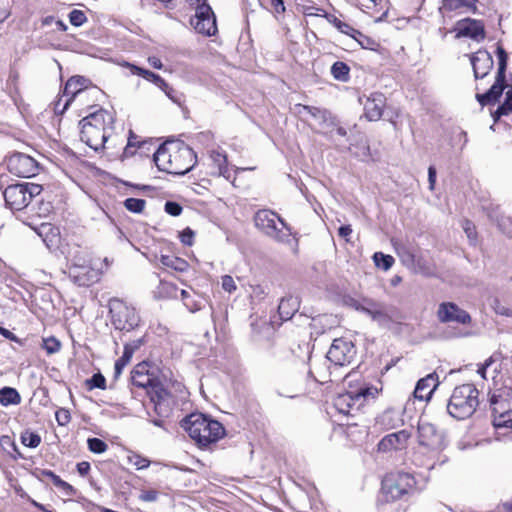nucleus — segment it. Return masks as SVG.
I'll return each mask as SVG.
<instances>
[{
    "instance_id": "1",
    "label": "nucleus",
    "mask_w": 512,
    "mask_h": 512,
    "mask_svg": "<svg viewBox=\"0 0 512 512\" xmlns=\"http://www.w3.org/2000/svg\"><path fill=\"white\" fill-rule=\"evenodd\" d=\"M153 160L160 171L174 175L188 173L197 163L196 153L183 142H165L153 152Z\"/></svg>"
},
{
    "instance_id": "2",
    "label": "nucleus",
    "mask_w": 512,
    "mask_h": 512,
    "mask_svg": "<svg viewBox=\"0 0 512 512\" xmlns=\"http://www.w3.org/2000/svg\"><path fill=\"white\" fill-rule=\"evenodd\" d=\"M116 121L113 108L99 109L88 113L79 122L80 138L87 146L95 151L109 148L106 146Z\"/></svg>"
},
{
    "instance_id": "3",
    "label": "nucleus",
    "mask_w": 512,
    "mask_h": 512,
    "mask_svg": "<svg viewBox=\"0 0 512 512\" xmlns=\"http://www.w3.org/2000/svg\"><path fill=\"white\" fill-rule=\"evenodd\" d=\"M418 491V481L414 474L403 470L390 471L381 480L378 503L391 504L407 501Z\"/></svg>"
},
{
    "instance_id": "4",
    "label": "nucleus",
    "mask_w": 512,
    "mask_h": 512,
    "mask_svg": "<svg viewBox=\"0 0 512 512\" xmlns=\"http://www.w3.org/2000/svg\"><path fill=\"white\" fill-rule=\"evenodd\" d=\"M181 427L200 448L208 447L226 435L222 423L202 413L189 414L181 421Z\"/></svg>"
},
{
    "instance_id": "5",
    "label": "nucleus",
    "mask_w": 512,
    "mask_h": 512,
    "mask_svg": "<svg viewBox=\"0 0 512 512\" xmlns=\"http://www.w3.org/2000/svg\"><path fill=\"white\" fill-rule=\"evenodd\" d=\"M479 404V391L473 384H462L454 388L448 405V413L457 420L474 414Z\"/></svg>"
},
{
    "instance_id": "6",
    "label": "nucleus",
    "mask_w": 512,
    "mask_h": 512,
    "mask_svg": "<svg viewBox=\"0 0 512 512\" xmlns=\"http://www.w3.org/2000/svg\"><path fill=\"white\" fill-rule=\"evenodd\" d=\"M496 55L498 59V67L494 83L486 92L476 93L475 95L477 102L482 107L495 105L497 102H499L505 89L509 87L506 79L508 53L501 44L497 45Z\"/></svg>"
},
{
    "instance_id": "7",
    "label": "nucleus",
    "mask_w": 512,
    "mask_h": 512,
    "mask_svg": "<svg viewBox=\"0 0 512 512\" xmlns=\"http://www.w3.org/2000/svg\"><path fill=\"white\" fill-rule=\"evenodd\" d=\"M493 424L512 431V388L504 387L490 397Z\"/></svg>"
},
{
    "instance_id": "8",
    "label": "nucleus",
    "mask_w": 512,
    "mask_h": 512,
    "mask_svg": "<svg viewBox=\"0 0 512 512\" xmlns=\"http://www.w3.org/2000/svg\"><path fill=\"white\" fill-rule=\"evenodd\" d=\"M42 185L35 183H17L9 185L3 192L5 203L10 209L20 211L26 208L32 199L42 192Z\"/></svg>"
},
{
    "instance_id": "9",
    "label": "nucleus",
    "mask_w": 512,
    "mask_h": 512,
    "mask_svg": "<svg viewBox=\"0 0 512 512\" xmlns=\"http://www.w3.org/2000/svg\"><path fill=\"white\" fill-rule=\"evenodd\" d=\"M111 323L117 330L131 331L139 326L140 316L136 309L119 298L109 301Z\"/></svg>"
},
{
    "instance_id": "10",
    "label": "nucleus",
    "mask_w": 512,
    "mask_h": 512,
    "mask_svg": "<svg viewBox=\"0 0 512 512\" xmlns=\"http://www.w3.org/2000/svg\"><path fill=\"white\" fill-rule=\"evenodd\" d=\"M147 396L153 404L154 412L158 416V418L152 420V423L155 426L163 427L165 419L170 417L177 405L176 397L164 387L162 382L156 385L151 392H148Z\"/></svg>"
},
{
    "instance_id": "11",
    "label": "nucleus",
    "mask_w": 512,
    "mask_h": 512,
    "mask_svg": "<svg viewBox=\"0 0 512 512\" xmlns=\"http://www.w3.org/2000/svg\"><path fill=\"white\" fill-rule=\"evenodd\" d=\"M7 170L17 177L31 178L39 174L41 166L33 157L14 152L6 158Z\"/></svg>"
},
{
    "instance_id": "12",
    "label": "nucleus",
    "mask_w": 512,
    "mask_h": 512,
    "mask_svg": "<svg viewBox=\"0 0 512 512\" xmlns=\"http://www.w3.org/2000/svg\"><path fill=\"white\" fill-rule=\"evenodd\" d=\"M190 23L195 31L203 36H214L218 31L215 14L206 0L196 7L195 16Z\"/></svg>"
},
{
    "instance_id": "13",
    "label": "nucleus",
    "mask_w": 512,
    "mask_h": 512,
    "mask_svg": "<svg viewBox=\"0 0 512 512\" xmlns=\"http://www.w3.org/2000/svg\"><path fill=\"white\" fill-rule=\"evenodd\" d=\"M155 146L156 142L152 138H144L130 129L128 131L127 143L119 155V159L124 161L137 154L141 157H148L155 149Z\"/></svg>"
},
{
    "instance_id": "14",
    "label": "nucleus",
    "mask_w": 512,
    "mask_h": 512,
    "mask_svg": "<svg viewBox=\"0 0 512 512\" xmlns=\"http://www.w3.org/2000/svg\"><path fill=\"white\" fill-rule=\"evenodd\" d=\"M131 383L133 386L144 389L146 395L151 392L156 385L161 383V380L153 370L152 363L142 361L134 366L131 371Z\"/></svg>"
},
{
    "instance_id": "15",
    "label": "nucleus",
    "mask_w": 512,
    "mask_h": 512,
    "mask_svg": "<svg viewBox=\"0 0 512 512\" xmlns=\"http://www.w3.org/2000/svg\"><path fill=\"white\" fill-rule=\"evenodd\" d=\"M355 356V345L344 338L334 339L327 352V358L330 364L336 367L349 365L354 360Z\"/></svg>"
},
{
    "instance_id": "16",
    "label": "nucleus",
    "mask_w": 512,
    "mask_h": 512,
    "mask_svg": "<svg viewBox=\"0 0 512 512\" xmlns=\"http://www.w3.org/2000/svg\"><path fill=\"white\" fill-rule=\"evenodd\" d=\"M107 95L103 90L92 83L86 90L78 95L75 103L79 107L81 114H88L99 109H106L103 104L106 102Z\"/></svg>"
},
{
    "instance_id": "17",
    "label": "nucleus",
    "mask_w": 512,
    "mask_h": 512,
    "mask_svg": "<svg viewBox=\"0 0 512 512\" xmlns=\"http://www.w3.org/2000/svg\"><path fill=\"white\" fill-rule=\"evenodd\" d=\"M437 319L441 323H456L464 326H469L472 323L471 315L454 302L440 303Z\"/></svg>"
},
{
    "instance_id": "18",
    "label": "nucleus",
    "mask_w": 512,
    "mask_h": 512,
    "mask_svg": "<svg viewBox=\"0 0 512 512\" xmlns=\"http://www.w3.org/2000/svg\"><path fill=\"white\" fill-rule=\"evenodd\" d=\"M276 220L283 226L286 225L278 214L269 209L258 210L254 215V223L259 230L272 238L282 240L280 236L281 230L277 228Z\"/></svg>"
},
{
    "instance_id": "19",
    "label": "nucleus",
    "mask_w": 512,
    "mask_h": 512,
    "mask_svg": "<svg viewBox=\"0 0 512 512\" xmlns=\"http://www.w3.org/2000/svg\"><path fill=\"white\" fill-rule=\"evenodd\" d=\"M102 272L100 269L93 267V263L68 267L69 279L79 287H90L101 279Z\"/></svg>"
},
{
    "instance_id": "20",
    "label": "nucleus",
    "mask_w": 512,
    "mask_h": 512,
    "mask_svg": "<svg viewBox=\"0 0 512 512\" xmlns=\"http://www.w3.org/2000/svg\"><path fill=\"white\" fill-rule=\"evenodd\" d=\"M418 443L427 450H438L442 447L443 436L433 424L420 421L418 423Z\"/></svg>"
},
{
    "instance_id": "21",
    "label": "nucleus",
    "mask_w": 512,
    "mask_h": 512,
    "mask_svg": "<svg viewBox=\"0 0 512 512\" xmlns=\"http://www.w3.org/2000/svg\"><path fill=\"white\" fill-rule=\"evenodd\" d=\"M251 337L255 341L266 340L273 343L274 336L281 322L275 319L266 320L265 318L257 317L251 322Z\"/></svg>"
},
{
    "instance_id": "22",
    "label": "nucleus",
    "mask_w": 512,
    "mask_h": 512,
    "mask_svg": "<svg viewBox=\"0 0 512 512\" xmlns=\"http://www.w3.org/2000/svg\"><path fill=\"white\" fill-rule=\"evenodd\" d=\"M470 62L473 68L474 78L476 81L485 79L494 67L492 55L484 49L470 55Z\"/></svg>"
},
{
    "instance_id": "23",
    "label": "nucleus",
    "mask_w": 512,
    "mask_h": 512,
    "mask_svg": "<svg viewBox=\"0 0 512 512\" xmlns=\"http://www.w3.org/2000/svg\"><path fill=\"white\" fill-rule=\"evenodd\" d=\"M411 433L407 430H400L384 436L378 443V451L390 452L403 450L407 447Z\"/></svg>"
},
{
    "instance_id": "24",
    "label": "nucleus",
    "mask_w": 512,
    "mask_h": 512,
    "mask_svg": "<svg viewBox=\"0 0 512 512\" xmlns=\"http://www.w3.org/2000/svg\"><path fill=\"white\" fill-rule=\"evenodd\" d=\"M209 161L212 166L211 175L223 176L229 179L231 174L228 166V156L225 151L221 149H213L209 152Z\"/></svg>"
},
{
    "instance_id": "25",
    "label": "nucleus",
    "mask_w": 512,
    "mask_h": 512,
    "mask_svg": "<svg viewBox=\"0 0 512 512\" xmlns=\"http://www.w3.org/2000/svg\"><path fill=\"white\" fill-rule=\"evenodd\" d=\"M459 34L481 41L486 37L485 27L481 20L466 18L458 23Z\"/></svg>"
},
{
    "instance_id": "26",
    "label": "nucleus",
    "mask_w": 512,
    "mask_h": 512,
    "mask_svg": "<svg viewBox=\"0 0 512 512\" xmlns=\"http://www.w3.org/2000/svg\"><path fill=\"white\" fill-rule=\"evenodd\" d=\"M357 309L376 321L388 322L391 320L385 305L372 299H363Z\"/></svg>"
},
{
    "instance_id": "27",
    "label": "nucleus",
    "mask_w": 512,
    "mask_h": 512,
    "mask_svg": "<svg viewBox=\"0 0 512 512\" xmlns=\"http://www.w3.org/2000/svg\"><path fill=\"white\" fill-rule=\"evenodd\" d=\"M91 84V81L83 76L75 75L70 77L62 90L63 96L75 102L78 95L86 90Z\"/></svg>"
},
{
    "instance_id": "28",
    "label": "nucleus",
    "mask_w": 512,
    "mask_h": 512,
    "mask_svg": "<svg viewBox=\"0 0 512 512\" xmlns=\"http://www.w3.org/2000/svg\"><path fill=\"white\" fill-rule=\"evenodd\" d=\"M330 361L327 356L310 363L309 375L318 383L325 384L331 381Z\"/></svg>"
},
{
    "instance_id": "29",
    "label": "nucleus",
    "mask_w": 512,
    "mask_h": 512,
    "mask_svg": "<svg viewBox=\"0 0 512 512\" xmlns=\"http://www.w3.org/2000/svg\"><path fill=\"white\" fill-rule=\"evenodd\" d=\"M384 108L385 99L383 95L373 94L364 105L365 115L370 121H377L382 117Z\"/></svg>"
},
{
    "instance_id": "30",
    "label": "nucleus",
    "mask_w": 512,
    "mask_h": 512,
    "mask_svg": "<svg viewBox=\"0 0 512 512\" xmlns=\"http://www.w3.org/2000/svg\"><path fill=\"white\" fill-rule=\"evenodd\" d=\"M68 267L81 266L93 263L90 251L86 247L75 245L67 252Z\"/></svg>"
},
{
    "instance_id": "31",
    "label": "nucleus",
    "mask_w": 512,
    "mask_h": 512,
    "mask_svg": "<svg viewBox=\"0 0 512 512\" xmlns=\"http://www.w3.org/2000/svg\"><path fill=\"white\" fill-rule=\"evenodd\" d=\"M436 387L437 377H435L433 374L421 378L416 384L414 397L419 400H429Z\"/></svg>"
},
{
    "instance_id": "32",
    "label": "nucleus",
    "mask_w": 512,
    "mask_h": 512,
    "mask_svg": "<svg viewBox=\"0 0 512 512\" xmlns=\"http://www.w3.org/2000/svg\"><path fill=\"white\" fill-rule=\"evenodd\" d=\"M142 344L143 340L139 339L124 345L122 356L116 360L114 365V374L116 378L119 377V375L122 373L124 367L129 364L134 352L139 349Z\"/></svg>"
},
{
    "instance_id": "33",
    "label": "nucleus",
    "mask_w": 512,
    "mask_h": 512,
    "mask_svg": "<svg viewBox=\"0 0 512 512\" xmlns=\"http://www.w3.org/2000/svg\"><path fill=\"white\" fill-rule=\"evenodd\" d=\"M356 401H358V399L355 393L346 392L337 395L334 398L333 405L339 413L343 415H350L355 407Z\"/></svg>"
},
{
    "instance_id": "34",
    "label": "nucleus",
    "mask_w": 512,
    "mask_h": 512,
    "mask_svg": "<svg viewBox=\"0 0 512 512\" xmlns=\"http://www.w3.org/2000/svg\"><path fill=\"white\" fill-rule=\"evenodd\" d=\"M299 309V303L296 298L289 296L283 297L278 305L279 322H284L292 319L294 314Z\"/></svg>"
},
{
    "instance_id": "35",
    "label": "nucleus",
    "mask_w": 512,
    "mask_h": 512,
    "mask_svg": "<svg viewBox=\"0 0 512 512\" xmlns=\"http://www.w3.org/2000/svg\"><path fill=\"white\" fill-rule=\"evenodd\" d=\"M317 11L322 12L320 13H308L307 15H317V16H323L327 19L329 23H331L335 28H337L341 33L346 34L352 38V35L356 33V30L353 26L350 24L340 20L338 17H336L333 14L327 13L323 9L317 8Z\"/></svg>"
},
{
    "instance_id": "36",
    "label": "nucleus",
    "mask_w": 512,
    "mask_h": 512,
    "mask_svg": "<svg viewBox=\"0 0 512 512\" xmlns=\"http://www.w3.org/2000/svg\"><path fill=\"white\" fill-rule=\"evenodd\" d=\"M160 263L162 266H164L166 269H170L176 272H186L190 264L185 259L178 257L176 255L170 254V255H161L160 257Z\"/></svg>"
},
{
    "instance_id": "37",
    "label": "nucleus",
    "mask_w": 512,
    "mask_h": 512,
    "mask_svg": "<svg viewBox=\"0 0 512 512\" xmlns=\"http://www.w3.org/2000/svg\"><path fill=\"white\" fill-rule=\"evenodd\" d=\"M42 473L45 477L49 478L54 486L59 488L66 496L73 497L76 495L77 490L52 470H43Z\"/></svg>"
},
{
    "instance_id": "38",
    "label": "nucleus",
    "mask_w": 512,
    "mask_h": 512,
    "mask_svg": "<svg viewBox=\"0 0 512 512\" xmlns=\"http://www.w3.org/2000/svg\"><path fill=\"white\" fill-rule=\"evenodd\" d=\"M295 110L296 114L301 116L303 113L309 114L314 119L326 121L327 119V110L316 107V106H310V105H304V104H295Z\"/></svg>"
},
{
    "instance_id": "39",
    "label": "nucleus",
    "mask_w": 512,
    "mask_h": 512,
    "mask_svg": "<svg viewBox=\"0 0 512 512\" xmlns=\"http://www.w3.org/2000/svg\"><path fill=\"white\" fill-rule=\"evenodd\" d=\"M21 403L19 392L12 387H3L0 389V404L3 406L18 405Z\"/></svg>"
},
{
    "instance_id": "40",
    "label": "nucleus",
    "mask_w": 512,
    "mask_h": 512,
    "mask_svg": "<svg viewBox=\"0 0 512 512\" xmlns=\"http://www.w3.org/2000/svg\"><path fill=\"white\" fill-rule=\"evenodd\" d=\"M512 114V88L508 89L505 94V99L497 109L492 112V117L495 122L499 121L502 116Z\"/></svg>"
},
{
    "instance_id": "41",
    "label": "nucleus",
    "mask_w": 512,
    "mask_h": 512,
    "mask_svg": "<svg viewBox=\"0 0 512 512\" xmlns=\"http://www.w3.org/2000/svg\"><path fill=\"white\" fill-rule=\"evenodd\" d=\"M331 75L337 81L347 82L350 79V67L342 61H336L331 66Z\"/></svg>"
},
{
    "instance_id": "42",
    "label": "nucleus",
    "mask_w": 512,
    "mask_h": 512,
    "mask_svg": "<svg viewBox=\"0 0 512 512\" xmlns=\"http://www.w3.org/2000/svg\"><path fill=\"white\" fill-rule=\"evenodd\" d=\"M0 446L1 448L9 454L12 458L17 459L21 457V453L15 443V440L10 435H2L0 436Z\"/></svg>"
},
{
    "instance_id": "43",
    "label": "nucleus",
    "mask_w": 512,
    "mask_h": 512,
    "mask_svg": "<svg viewBox=\"0 0 512 512\" xmlns=\"http://www.w3.org/2000/svg\"><path fill=\"white\" fill-rule=\"evenodd\" d=\"M127 462L128 464L134 466L137 470L146 469L151 464V461L147 457L135 451L128 452Z\"/></svg>"
},
{
    "instance_id": "44",
    "label": "nucleus",
    "mask_w": 512,
    "mask_h": 512,
    "mask_svg": "<svg viewBox=\"0 0 512 512\" xmlns=\"http://www.w3.org/2000/svg\"><path fill=\"white\" fill-rule=\"evenodd\" d=\"M20 440L28 448H37L41 444V436L30 429H26L21 433Z\"/></svg>"
},
{
    "instance_id": "45",
    "label": "nucleus",
    "mask_w": 512,
    "mask_h": 512,
    "mask_svg": "<svg viewBox=\"0 0 512 512\" xmlns=\"http://www.w3.org/2000/svg\"><path fill=\"white\" fill-rule=\"evenodd\" d=\"M84 385L88 391H92L94 389L105 390L107 388L106 378L100 372L95 373L91 378L86 379Z\"/></svg>"
},
{
    "instance_id": "46",
    "label": "nucleus",
    "mask_w": 512,
    "mask_h": 512,
    "mask_svg": "<svg viewBox=\"0 0 512 512\" xmlns=\"http://www.w3.org/2000/svg\"><path fill=\"white\" fill-rule=\"evenodd\" d=\"M476 2L477 0H443V6L449 11H454L464 7L475 9Z\"/></svg>"
},
{
    "instance_id": "47",
    "label": "nucleus",
    "mask_w": 512,
    "mask_h": 512,
    "mask_svg": "<svg viewBox=\"0 0 512 512\" xmlns=\"http://www.w3.org/2000/svg\"><path fill=\"white\" fill-rule=\"evenodd\" d=\"M373 259L375 265L379 268H382L385 271L389 270L395 262L394 258L391 255H386L381 252H376L373 255Z\"/></svg>"
},
{
    "instance_id": "48",
    "label": "nucleus",
    "mask_w": 512,
    "mask_h": 512,
    "mask_svg": "<svg viewBox=\"0 0 512 512\" xmlns=\"http://www.w3.org/2000/svg\"><path fill=\"white\" fill-rule=\"evenodd\" d=\"M145 206L146 201L141 198H127L124 201V207L132 213H142Z\"/></svg>"
},
{
    "instance_id": "49",
    "label": "nucleus",
    "mask_w": 512,
    "mask_h": 512,
    "mask_svg": "<svg viewBox=\"0 0 512 512\" xmlns=\"http://www.w3.org/2000/svg\"><path fill=\"white\" fill-rule=\"evenodd\" d=\"M88 449L95 454H102L107 451L108 444L100 438H88L87 440Z\"/></svg>"
},
{
    "instance_id": "50",
    "label": "nucleus",
    "mask_w": 512,
    "mask_h": 512,
    "mask_svg": "<svg viewBox=\"0 0 512 512\" xmlns=\"http://www.w3.org/2000/svg\"><path fill=\"white\" fill-rule=\"evenodd\" d=\"M42 348L47 354H54L60 350L61 342L54 336L43 338Z\"/></svg>"
},
{
    "instance_id": "51",
    "label": "nucleus",
    "mask_w": 512,
    "mask_h": 512,
    "mask_svg": "<svg viewBox=\"0 0 512 512\" xmlns=\"http://www.w3.org/2000/svg\"><path fill=\"white\" fill-rule=\"evenodd\" d=\"M71 103H73V102L70 99L65 98V96H63V93H62L52 103L54 113L57 115H62L67 110V108L69 107V105Z\"/></svg>"
},
{
    "instance_id": "52",
    "label": "nucleus",
    "mask_w": 512,
    "mask_h": 512,
    "mask_svg": "<svg viewBox=\"0 0 512 512\" xmlns=\"http://www.w3.org/2000/svg\"><path fill=\"white\" fill-rule=\"evenodd\" d=\"M352 38L355 39L361 45V47L365 49H374V46L377 45L374 39L363 34L359 30H356V33L352 35Z\"/></svg>"
},
{
    "instance_id": "53",
    "label": "nucleus",
    "mask_w": 512,
    "mask_h": 512,
    "mask_svg": "<svg viewBox=\"0 0 512 512\" xmlns=\"http://www.w3.org/2000/svg\"><path fill=\"white\" fill-rule=\"evenodd\" d=\"M55 419L59 426H66L71 422V413L67 408H58L55 412Z\"/></svg>"
},
{
    "instance_id": "54",
    "label": "nucleus",
    "mask_w": 512,
    "mask_h": 512,
    "mask_svg": "<svg viewBox=\"0 0 512 512\" xmlns=\"http://www.w3.org/2000/svg\"><path fill=\"white\" fill-rule=\"evenodd\" d=\"M69 21L73 26L79 27L87 21V17L82 10L74 9L69 13Z\"/></svg>"
},
{
    "instance_id": "55",
    "label": "nucleus",
    "mask_w": 512,
    "mask_h": 512,
    "mask_svg": "<svg viewBox=\"0 0 512 512\" xmlns=\"http://www.w3.org/2000/svg\"><path fill=\"white\" fill-rule=\"evenodd\" d=\"M379 393V390L376 388V387H362L360 388L357 392H355L356 394V397L358 399V401L360 400V398H363V399H375L377 397Z\"/></svg>"
},
{
    "instance_id": "56",
    "label": "nucleus",
    "mask_w": 512,
    "mask_h": 512,
    "mask_svg": "<svg viewBox=\"0 0 512 512\" xmlns=\"http://www.w3.org/2000/svg\"><path fill=\"white\" fill-rule=\"evenodd\" d=\"M360 5L366 10L380 12L383 9L384 0H358Z\"/></svg>"
},
{
    "instance_id": "57",
    "label": "nucleus",
    "mask_w": 512,
    "mask_h": 512,
    "mask_svg": "<svg viewBox=\"0 0 512 512\" xmlns=\"http://www.w3.org/2000/svg\"><path fill=\"white\" fill-rule=\"evenodd\" d=\"M195 233L190 227H186L179 233V239L182 244L192 246L194 243Z\"/></svg>"
},
{
    "instance_id": "58",
    "label": "nucleus",
    "mask_w": 512,
    "mask_h": 512,
    "mask_svg": "<svg viewBox=\"0 0 512 512\" xmlns=\"http://www.w3.org/2000/svg\"><path fill=\"white\" fill-rule=\"evenodd\" d=\"M462 228L470 240L474 241L477 239L476 226L471 220L464 219L462 222Z\"/></svg>"
},
{
    "instance_id": "59",
    "label": "nucleus",
    "mask_w": 512,
    "mask_h": 512,
    "mask_svg": "<svg viewBox=\"0 0 512 512\" xmlns=\"http://www.w3.org/2000/svg\"><path fill=\"white\" fill-rule=\"evenodd\" d=\"M181 299L184 305L191 311L195 312L199 310L198 304L192 299L190 293L186 290H181Z\"/></svg>"
},
{
    "instance_id": "60",
    "label": "nucleus",
    "mask_w": 512,
    "mask_h": 512,
    "mask_svg": "<svg viewBox=\"0 0 512 512\" xmlns=\"http://www.w3.org/2000/svg\"><path fill=\"white\" fill-rule=\"evenodd\" d=\"M164 210L167 214L176 217L182 213L183 208L178 202L167 201L165 203Z\"/></svg>"
},
{
    "instance_id": "61",
    "label": "nucleus",
    "mask_w": 512,
    "mask_h": 512,
    "mask_svg": "<svg viewBox=\"0 0 512 512\" xmlns=\"http://www.w3.org/2000/svg\"><path fill=\"white\" fill-rule=\"evenodd\" d=\"M221 284H222V288L229 293H232L237 289L235 281H234L233 277L230 275H224L222 277Z\"/></svg>"
},
{
    "instance_id": "62",
    "label": "nucleus",
    "mask_w": 512,
    "mask_h": 512,
    "mask_svg": "<svg viewBox=\"0 0 512 512\" xmlns=\"http://www.w3.org/2000/svg\"><path fill=\"white\" fill-rule=\"evenodd\" d=\"M159 288L162 292L172 296L177 293V286L171 282H168L166 280H160Z\"/></svg>"
},
{
    "instance_id": "63",
    "label": "nucleus",
    "mask_w": 512,
    "mask_h": 512,
    "mask_svg": "<svg viewBox=\"0 0 512 512\" xmlns=\"http://www.w3.org/2000/svg\"><path fill=\"white\" fill-rule=\"evenodd\" d=\"M158 492L156 490H145L139 496V499L144 502H153L157 499Z\"/></svg>"
},
{
    "instance_id": "64",
    "label": "nucleus",
    "mask_w": 512,
    "mask_h": 512,
    "mask_svg": "<svg viewBox=\"0 0 512 512\" xmlns=\"http://www.w3.org/2000/svg\"><path fill=\"white\" fill-rule=\"evenodd\" d=\"M353 230H352V227L351 225H343L341 227H339L338 229V236L342 239L345 240V242H350V237H351V234H352Z\"/></svg>"
}]
</instances>
